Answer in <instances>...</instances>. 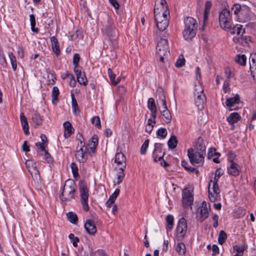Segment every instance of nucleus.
Here are the masks:
<instances>
[{"instance_id":"obj_28","label":"nucleus","mask_w":256,"mask_h":256,"mask_svg":"<svg viewBox=\"0 0 256 256\" xmlns=\"http://www.w3.org/2000/svg\"><path fill=\"white\" fill-rule=\"evenodd\" d=\"M228 173L234 176H237L239 174V170L238 168V164L232 162L230 166L228 169Z\"/></svg>"},{"instance_id":"obj_50","label":"nucleus","mask_w":256,"mask_h":256,"mask_svg":"<svg viewBox=\"0 0 256 256\" xmlns=\"http://www.w3.org/2000/svg\"><path fill=\"white\" fill-rule=\"evenodd\" d=\"M185 60L182 55H180L179 58L176 62L175 66L176 68H181L184 65Z\"/></svg>"},{"instance_id":"obj_40","label":"nucleus","mask_w":256,"mask_h":256,"mask_svg":"<svg viewBox=\"0 0 256 256\" xmlns=\"http://www.w3.org/2000/svg\"><path fill=\"white\" fill-rule=\"evenodd\" d=\"M227 238V234L224 230H220L219 234L218 242L219 244L222 245Z\"/></svg>"},{"instance_id":"obj_31","label":"nucleus","mask_w":256,"mask_h":256,"mask_svg":"<svg viewBox=\"0 0 256 256\" xmlns=\"http://www.w3.org/2000/svg\"><path fill=\"white\" fill-rule=\"evenodd\" d=\"M229 30H230L232 34H236L237 36H242L244 32V30L242 29V26L240 24H236L232 28H230Z\"/></svg>"},{"instance_id":"obj_8","label":"nucleus","mask_w":256,"mask_h":256,"mask_svg":"<svg viewBox=\"0 0 256 256\" xmlns=\"http://www.w3.org/2000/svg\"><path fill=\"white\" fill-rule=\"evenodd\" d=\"M80 148L76 152L75 157L76 159L80 163H84L88 159V148L84 146V144L82 140H80Z\"/></svg>"},{"instance_id":"obj_47","label":"nucleus","mask_w":256,"mask_h":256,"mask_svg":"<svg viewBox=\"0 0 256 256\" xmlns=\"http://www.w3.org/2000/svg\"><path fill=\"white\" fill-rule=\"evenodd\" d=\"M108 74L110 81L114 86L116 85L118 82L115 81L116 74H114L110 68L108 69Z\"/></svg>"},{"instance_id":"obj_46","label":"nucleus","mask_w":256,"mask_h":256,"mask_svg":"<svg viewBox=\"0 0 256 256\" xmlns=\"http://www.w3.org/2000/svg\"><path fill=\"white\" fill-rule=\"evenodd\" d=\"M204 94V88L201 84H198L195 86L194 95H200Z\"/></svg>"},{"instance_id":"obj_62","label":"nucleus","mask_w":256,"mask_h":256,"mask_svg":"<svg viewBox=\"0 0 256 256\" xmlns=\"http://www.w3.org/2000/svg\"><path fill=\"white\" fill-rule=\"evenodd\" d=\"M72 106L74 109V112H76V108H78V105L74 94H72Z\"/></svg>"},{"instance_id":"obj_37","label":"nucleus","mask_w":256,"mask_h":256,"mask_svg":"<svg viewBox=\"0 0 256 256\" xmlns=\"http://www.w3.org/2000/svg\"><path fill=\"white\" fill-rule=\"evenodd\" d=\"M32 122L35 124L36 126H40L42 124V119L40 114H34L32 116Z\"/></svg>"},{"instance_id":"obj_27","label":"nucleus","mask_w":256,"mask_h":256,"mask_svg":"<svg viewBox=\"0 0 256 256\" xmlns=\"http://www.w3.org/2000/svg\"><path fill=\"white\" fill-rule=\"evenodd\" d=\"M240 119V116L238 112H232L226 118L230 124H234Z\"/></svg>"},{"instance_id":"obj_29","label":"nucleus","mask_w":256,"mask_h":256,"mask_svg":"<svg viewBox=\"0 0 256 256\" xmlns=\"http://www.w3.org/2000/svg\"><path fill=\"white\" fill-rule=\"evenodd\" d=\"M98 144V138L96 135H94L88 142V146H90L91 152H94V150Z\"/></svg>"},{"instance_id":"obj_35","label":"nucleus","mask_w":256,"mask_h":256,"mask_svg":"<svg viewBox=\"0 0 256 256\" xmlns=\"http://www.w3.org/2000/svg\"><path fill=\"white\" fill-rule=\"evenodd\" d=\"M67 218L68 220L72 224H76L78 220V218L76 213L73 212H68L67 214Z\"/></svg>"},{"instance_id":"obj_44","label":"nucleus","mask_w":256,"mask_h":256,"mask_svg":"<svg viewBox=\"0 0 256 256\" xmlns=\"http://www.w3.org/2000/svg\"><path fill=\"white\" fill-rule=\"evenodd\" d=\"M30 26H31V28L32 30L35 32H38V28H35L36 26V20H35V16L33 14L30 15Z\"/></svg>"},{"instance_id":"obj_38","label":"nucleus","mask_w":256,"mask_h":256,"mask_svg":"<svg viewBox=\"0 0 256 256\" xmlns=\"http://www.w3.org/2000/svg\"><path fill=\"white\" fill-rule=\"evenodd\" d=\"M83 38V34L82 31L80 30H77L73 34L70 36V40H79L82 39Z\"/></svg>"},{"instance_id":"obj_59","label":"nucleus","mask_w":256,"mask_h":256,"mask_svg":"<svg viewBox=\"0 0 256 256\" xmlns=\"http://www.w3.org/2000/svg\"><path fill=\"white\" fill-rule=\"evenodd\" d=\"M67 76L69 77V79L70 80V85L72 87H74L76 85V81L74 76L72 74H68Z\"/></svg>"},{"instance_id":"obj_13","label":"nucleus","mask_w":256,"mask_h":256,"mask_svg":"<svg viewBox=\"0 0 256 256\" xmlns=\"http://www.w3.org/2000/svg\"><path fill=\"white\" fill-rule=\"evenodd\" d=\"M193 149L195 150V152H200L202 155L205 156L206 146L204 140L201 137H199L197 138L195 142L194 148Z\"/></svg>"},{"instance_id":"obj_56","label":"nucleus","mask_w":256,"mask_h":256,"mask_svg":"<svg viewBox=\"0 0 256 256\" xmlns=\"http://www.w3.org/2000/svg\"><path fill=\"white\" fill-rule=\"evenodd\" d=\"M208 196L209 198L212 202H214L218 199V194L210 192V190H208Z\"/></svg>"},{"instance_id":"obj_16","label":"nucleus","mask_w":256,"mask_h":256,"mask_svg":"<svg viewBox=\"0 0 256 256\" xmlns=\"http://www.w3.org/2000/svg\"><path fill=\"white\" fill-rule=\"evenodd\" d=\"M105 32L110 38L112 39L116 37L117 30L114 26L113 22L108 21V26H106Z\"/></svg>"},{"instance_id":"obj_3","label":"nucleus","mask_w":256,"mask_h":256,"mask_svg":"<svg viewBox=\"0 0 256 256\" xmlns=\"http://www.w3.org/2000/svg\"><path fill=\"white\" fill-rule=\"evenodd\" d=\"M160 103L162 104V107L159 108V110L162 116L163 120L167 124L170 122L172 120V116L170 110L168 109L165 96L162 93L159 96Z\"/></svg>"},{"instance_id":"obj_36","label":"nucleus","mask_w":256,"mask_h":256,"mask_svg":"<svg viewBox=\"0 0 256 256\" xmlns=\"http://www.w3.org/2000/svg\"><path fill=\"white\" fill-rule=\"evenodd\" d=\"M236 62L244 66L246 63V58L244 54H238L235 58Z\"/></svg>"},{"instance_id":"obj_34","label":"nucleus","mask_w":256,"mask_h":256,"mask_svg":"<svg viewBox=\"0 0 256 256\" xmlns=\"http://www.w3.org/2000/svg\"><path fill=\"white\" fill-rule=\"evenodd\" d=\"M176 250L179 254L184 255L186 254V246L183 242H179L177 244Z\"/></svg>"},{"instance_id":"obj_2","label":"nucleus","mask_w":256,"mask_h":256,"mask_svg":"<svg viewBox=\"0 0 256 256\" xmlns=\"http://www.w3.org/2000/svg\"><path fill=\"white\" fill-rule=\"evenodd\" d=\"M168 49V40L166 38H160L157 44L156 52L162 62H164V59H168L169 56L170 51Z\"/></svg>"},{"instance_id":"obj_11","label":"nucleus","mask_w":256,"mask_h":256,"mask_svg":"<svg viewBox=\"0 0 256 256\" xmlns=\"http://www.w3.org/2000/svg\"><path fill=\"white\" fill-rule=\"evenodd\" d=\"M210 206H208L206 202H203L202 206L199 208L198 214L200 215V221L202 222L208 217Z\"/></svg>"},{"instance_id":"obj_57","label":"nucleus","mask_w":256,"mask_h":256,"mask_svg":"<svg viewBox=\"0 0 256 256\" xmlns=\"http://www.w3.org/2000/svg\"><path fill=\"white\" fill-rule=\"evenodd\" d=\"M70 240H72V244L74 247L78 246L77 243L79 242V238L78 237H75L73 234H70L68 236Z\"/></svg>"},{"instance_id":"obj_43","label":"nucleus","mask_w":256,"mask_h":256,"mask_svg":"<svg viewBox=\"0 0 256 256\" xmlns=\"http://www.w3.org/2000/svg\"><path fill=\"white\" fill-rule=\"evenodd\" d=\"M77 80L78 82L80 84H83L84 86H86L88 84V80L86 77L84 72H83L82 74L77 76Z\"/></svg>"},{"instance_id":"obj_51","label":"nucleus","mask_w":256,"mask_h":256,"mask_svg":"<svg viewBox=\"0 0 256 256\" xmlns=\"http://www.w3.org/2000/svg\"><path fill=\"white\" fill-rule=\"evenodd\" d=\"M157 135L162 138H164L167 135V130L165 128H160L157 132Z\"/></svg>"},{"instance_id":"obj_63","label":"nucleus","mask_w":256,"mask_h":256,"mask_svg":"<svg viewBox=\"0 0 256 256\" xmlns=\"http://www.w3.org/2000/svg\"><path fill=\"white\" fill-rule=\"evenodd\" d=\"M212 182L213 192L218 194L220 193V190L218 188L217 182Z\"/></svg>"},{"instance_id":"obj_23","label":"nucleus","mask_w":256,"mask_h":256,"mask_svg":"<svg viewBox=\"0 0 256 256\" xmlns=\"http://www.w3.org/2000/svg\"><path fill=\"white\" fill-rule=\"evenodd\" d=\"M185 28L197 29L198 24L196 20L192 17H188L184 20Z\"/></svg>"},{"instance_id":"obj_20","label":"nucleus","mask_w":256,"mask_h":256,"mask_svg":"<svg viewBox=\"0 0 256 256\" xmlns=\"http://www.w3.org/2000/svg\"><path fill=\"white\" fill-rule=\"evenodd\" d=\"M84 228L86 232L90 234L93 235L96 232V228L94 222L90 220H88L84 224Z\"/></svg>"},{"instance_id":"obj_15","label":"nucleus","mask_w":256,"mask_h":256,"mask_svg":"<svg viewBox=\"0 0 256 256\" xmlns=\"http://www.w3.org/2000/svg\"><path fill=\"white\" fill-rule=\"evenodd\" d=\"M193 196L189 190H186L182 194V204L184 206L187 207L193 202Z\"/></svg>"},{"instance_id":"obj_55","label":"nucleus","mask_w":256,"mask_h":256,"mask_svg":"<svg viewBox=\"0 0 256 256\" xmlns=\"http://www.w3.org/2000/svg\"><path fill=\"white\" fill-rule=\"evenodd\" d=\"M59 94V90L57 86H54L52 90V100H58V97Z\"/></svg>"},{"instance_id":"obj_32","label":"nucleus","mask_w":256,"mask_h":256,"mask_svg":"<svg viewBox=\"0 0 256 256\" xmlns=\"http://www.w3.org/2000/svg\"><path fill=\"white\" fill-rule=\"evenodd\" d=\"M162 144L160 143H156L154 144V150L152 154L154 161L156 162L157 153H162Z\"/></svg>"},{"instance_id":"obj_19","label":"nucleus","mask_w":256,"mask_h":256,"mask_svg":"<svg viewBox=\"0 0 256 256\" xmlns=\"http://www.w3.org/2000/svg\"><path fill=\"white\" fill-rule=\"evenodd\" d=\"M196 30L197 29L185 28L182 32L184 38L186 40H191L195 36Z\"/></svg>"},{"instance_id":"obj_14","label":"nucleus","mask_w":256,"mask_h":256,"mask_svg":"<svg viewBox=\"0 0 256 256\" xmlns=\"http://www.w3.org/2000/svg\"><path fill=\"white\" fill-rule=\"evenodd\" d=\"M148 108L151 112V117L153 119V122L156 124V118L157 108L154 98H150L148 102Z\"/></svg>"},{"instance_id":"obj_39","label":"nucleus","mask_w":256,"mask_h":256,"mask_svg":"<svg viewBox=\"0 0 256 256\" xmlns=\"http://www.w3.org/2000/svg\"><path fill=\"white\" fill-rule=\"evenodd\" d=\"M8 56L10 59L11 64L12 66V69L14 71H16V70L17 68L16 58L12 52L8 54Z\"/></svg>"},{"instance_id":"obj_52","label":"nucleus","mask_w":256,"mask_h":256,"mask_svg":"<svg viewBox=\"0 0 256 256\" xmlns=\"http://www.w3.org/2000/svg\"><path fill=\"white\" fill-rule=\"evenodd\" d=\"M149 140H146L144 141V143L142 146L140 148V153L142 154H146L147 149L148 146Z\"/></svg>"},{"instance_id":"obj_18","label":"nucleus","mask_w":256,"mask_h":256,"mask_svg":"<svg viewBox=\"0 0 256 256\" xmlns=\"http://www.w3.org/2000/svg\"><path fill=\"white\" fill-rule=\"evenodd\" d=\"M195 104L198 110H202L206 102V96L204 94L195 95Z\"/></svg>"},{"instance_id":"obj_53","label":"nucleus","mask_w":256,"mask_h":256,"mask_svg":"<svg viewBox=\"0 0 256 256\" xmlns=\"http://www.w3.org/2000/svg\"><path fill=\"white\" fill-rule=\"evenodd\" d=\"M70 167L74 178H76L78 176V168L77 165L75 163L72 162L70 164Z\"/></svg>"},{"instance_id":"obj_25","label":"nucleus","mask_w":256,"mask_h":256,"mask_svg":"<svg viewBox=\"0 0 256 256\" xmlns=\"http://www.w3.org/2000/svg\"><path fill=\"white\" fill-rule=\"evenodd\" d=\"M20 118L21 124L22 127V129L24 131V134L26 135H28L30 134L29 132V126L28 123V121L26 117L24 116L23 113H21L20 115Z\"/></svg>"},{"instance_id":"obj_48","label":"nucleus","mask_w":256,"mask_h":256,"mask_svg":"<svg viewBox=\"0 0 256 256\" xmlns=\"http://www.w3.org/2000/svg\"><path fill=\"white\" fill-rule=\"evenodd\" d=\"M91 122H92V124L94 125L98 128H101L100 119L98 116H96L93 117L92 118Z\"/></svg>"},{"instance_id":"obj_21","label":"nucleus","mask_w":256,"mask_h":256,"mask_svg":"<svg viewBox=\"0 0 256 256\" xmlns=\"http://www.w3.org/2000/svg\"><path fill=\"white\" fill-rule=\"evenodd\" d=\"M32 170H29V172L30 173L32 178L36 180H40V175L38 168H37V165L36 162L32 160Z\"/></svg>"},{"instance_id":"obj_41","label":"nucleus","mask_w":256,"mask_h":256,"mask_svg":"<svg viewBox=\"0 0 256 256\" xmlns=\"http://www.w3.org/2000/svg\"><path fill=\"white\" fill-rule=\"evenodd\" d=\"M174 217L172 215L169 214L166 218L167 222V229L171 230L173 227L174 224Z\"/></svg>"},{"instance_id":"obj_54","label":"nucleus","mask_w":256,"mask_h":256,"mask_svg":"<svg viewBox=\"0 0 256 256\" xmlns=\"http://www.w3.org/2000/svg\"><path fill=\"white\" fill-rule=\"evenodd\" d=\"M125 168L120 169V171L118 173V181L117 184H120L122 181L123 178L124 176V170Z\"/></svg>"},{"instance_id":"obj_1","label":"nucleus","mask_w":256,"mask_h":256,"mask_svg":"<svg viewBox=\"0 0 256 256\" xmlns=\"http://www.w3.org/2000/svg\"><path fill=\"white\" fill-rule=\"evenodd\" d=\"M76 188V184L73 180H67L64 184L62 194L60 196V198L62 200L65 201L73 198L75 194Z\"/></svg>"},{"instance_id":"obj_24","label":"nucleus","mask_w":256,"mask_h":256,"mask_svg":"<svg viewBox=\"0 0 256 256\" xmlns=\"http://www.w3.org/2000/svg\"><path fill=\"white\" fill-rule=\"evenodd\" d=\"M240 102V97L238 94H236L234 98H228L226 99V106L231 108L234 106V104H238ZM232 108H230V110H232Z\"/></svg>"},{"instance_id":"obj_12","label":"nucleus","mask_w":256,"mask_h":256,"mask_svg":"<svg viewBox=\"0 0 256 256\" xmlns=\"http://www.w3.org/2000/svg\"><path fill=\"white\" fill-rule=\"evenodd\" d=\"M114 162L120 169L126 168V158L124 154L122 152L116 153L114 157Z\"/></svg>"},{"instance_id":"obj_42","label":"nucleus","mask_w":256,"mask_h":256,"mask_svg":"<svg viewBox=\"0 0 256 256\" xmlns=\"http://www.w3.org/2000/svg\"><path fill=\"white\" fill-rule=\"evenodd\" d=\"M154 124H155L153 122V119L152 118H149L148 120V123L146 126V132L150 134L153 129Z\"/></svg>"},{"instance_id":"obj_30","label":"nucleus","mask_w":256,"mask_h":256,"mask_svg":"<svg viewBox=\"0 0 256 256\" xmlns=\"http://www.w3.org/2000/svg\"><path fill=\"white\" fill-rule=\"evenodd\" d=\"M212 6V2L210 0H207L205 4V8H204V25H205L206 24V21L208 19V12Z\"/></svg>"},{"instance_id":"obj_58","label":"nucleus","mask_w":256,"mask_h":256,"mask_svg":"<svg viewBox=\"0 0 256 256\" xmlns=\"http://www.w3.org/2000/svg\"><path fill=\"white\" fill-rule=\"evenodd\" d=\"M80 56L78 54H75L74 56L72 63L74 66H78Z\"/></svg>"},{"instance_id":"obj_60","label":"nucleus","mask_w":256,"mask_h":256,"mask_svg":"<svg viewBox=\"0 0 256 256\" xmlns=\"http://www.w3.org/2000/svg\"><path fill=\"white\" fill-rule=\"evenodd\" d=\"M216 150L214 148H211L208 149V158L210 159L212 156H214L216 154Z\"/></svg>"},{"instance_id":"obj_64","label":"nucleus","mask_w":256,"mask_h":256,"mask_svg":"<svg viewBox=\"0 0 256 256\" xmlns=\"http://www.w3.org/2000/svg\"><path fill=\"white\" fill-rule=\"evenodd\" d=\"M230 80L228 79H226L223 84L222 88L224 92H226L229 89V85H230Z\"/></svg>"},{"instance_id":"obj_22","label":"nucleus","mask_w":256,"mask_h":256,"mask_svg":"<svg viewBox=\"0 0 256 256\" xmlns=\"http://www.w3.org/2000/svg\"><path fill=\"white\" fill-rule=\"evenodd\" d=\"M52 48L55 54L58 56L60 55V50L59 44L58 39L55 36H52L50 38Z\"/></svg>"},{"instance_id":"obj_26","label":"nucleus","mask_w":256,"mask_h":256,"mask_svg":"<svg viewBox=\"0 0 256 256\" xmlns=\"http://www.w3.org/2000/svg\"><path fill=\"white\" fill-rule=\"evenodd\" d=\"M64 136L66 138H68L73 133V128L72 124L69 122H66L64 124Z\"/></svg>"},{"instance_id":"obj_61","label":"nucleus","mask_w":256,"mask_h":256,"mask_svg":"<svg viewBox=\"0 0 256 256\" xmlns=\"http://www.w3.org/2000/svg\"><path fill=\"white\" fill-rule=\"evenodd\" d=\"M82 68L79 66H74V72L76 76V77L83 74V72H82Z\"/></svg>"},{"instance_id":"obj_33","label":"nucleus","mask_w":256,"mask_h":256,"mask_svg":"<svg viewBox=\"0 0 256 256\" xmlns=\"http://www.w3.org/2000/svg\"><path fill=\"white\" fill-rule=\"evenodd\" d=\"M178 143V141L176 139V137L174 135L172 136L168 142V148L170 149L174 148L176 146Z\"/></svg>"},{"instance_id":"obj_5","label":"nucleus","mask_w":256,"mask_h":256,"mask_svg":"<svg viewBox=\"0 0 256 256\" xmlns=\"http://www.w3.org/2000/svg\"><path fill=\"white\" fill-rule=\"evenodd\" d=\"M79 189L80 192V196L81 197V202L83 208L88 211L89 210V206L88 203V190L87 188L86 182L84 181H80L79 183Z\"/></svg>"},{"instance_id":"obj_4","label":"nucleus","mask_w":256,"mask_h":256,"mask_svg":"<svg viewBox=\"0 0 256 256\" xmlns=\"http://www.w3.org/2000/svg\"><path fill=\"white\" fill-rule=\"evenodd\" d=\"M188 156L191 164L194 166H200L204 162V156L200 152H195L192 148L188 150Z\"/></svg>"},{"instance_id":"obj_45","label":"nucleus","mask_w":256,"mask_h":256,"mask_svg":"<svg viewBox=\"0 0 256 256\" xmlns=\"http://www.w3.org/2000/svg\"><path fill=\"white\" fill-rule=\"evenodd\" d=\"M250 68H254L256 66V54H252L250 57Z\"/></svg>"},{"instance_id":"obj_49","label":"nucleus","mask_w":256,"mask_h":256,"mask_svg":"<svg viewBox=\"0 0 256 256\" xmlns=\"http://www.w3.org/2000/svg\"><path fill=\"white\" fill-rule=\"evenodd\" d=\"M222 174V171H221V170L220 169H217L216 171V172H215V176H214V180H210V182L208 184V186L210 187V184L211 183V182H218V178L220 177V176Z\"/></svg>"},{"instance_id":"obj_7","label":"nucleus","mask_w":256,"mask_h":256,"mask_svg":"<svg viewBox=\"0 0 256 256\" xmlns=\"http://www.w3.org/2000/svg\"><path fill=\"white\" fill-rule=\"evenodd\" d=\"M154 20L156 23V26L160 31L164 30L169 24V14H159L158 12L154 14Z\"/></svg>"},{"instance_id":"obj_10","label":"nucleus","mask_w":256,"mask_h":256,"mask_svg":"<svg viewBox=\"0 0 256 256\" xmlns=\"http://www.w3.org/2000/svg\"><path fill=\"white\" fill-rule=\"evenodd\" d=\"M186 230V221L184 218H182L179 220L176 227V238L178 240H181L184 238Z\"/></svg>"},{"instance_id":"obj_6","label":"nucleus","mask_w":256,"mask_h":256,"mask_svg":"<svg viewBox=\"0 0 256 256\" xmlns=\"http://www.w3.org/2000/svg\"><path fill=\"white\" fill-rule=\"evenodd\" d=\"M230 12L226 8L223 9L219 14V22L221 28L224 30H228L230 27Z\"/></svg>"},{"instance_id":"obj_9","label":"nucleus","mask_w":256,"mask_h":256,"mask_svg":"<svg viewBox=\"0 0 256 256\" xmlns=\"http://www.w3.org/2000/svg\"><path fill=\"white\" fill-rule=\"evenodd\" d=\"M169 14L170 12L168 6L165 0H156L154 8V14Z\"/></svg>"},{"instance_id":"obj_17","label":"nucleus","mask_w":256,"mask_h":256,"mask_svg":"<svg viewBox=\"0 0 256 256\" xmlns=\"http://www.w3.org/2000/svg\"><path fill=\"white\" fill-rule=\"evenodd\" d=\"M232 9L234 10V14H240L242 16H244L246 13L250 12L248 7L245 6H241L238 4H234Z\"/></svg>"}]
</instances>
